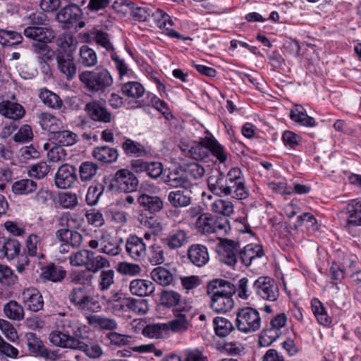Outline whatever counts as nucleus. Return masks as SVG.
Listing matches in <instances>:
<instances>
[{
    "label": "nucleus",
    "instance_id": "obj_62",
    "mask_svg": "<svg viewBox=\"0 0 361 361\" xmlns=\"http://www.w3.org/2000/svg\"><path fill=\"white\" fill-rule=\"evenodd\" d=\"M166 330H168L166 324H154L147 325L143 329L142 333L149 338H159Z\"/></svg>",
    "mask_w": 361,
    "mask_h": 361
},
{
    "label": "nucleus",
    "instance_id": "obj_22",
    "mask_svg": "<svg viewBox=\"0 0 361 361\" xmlns=\"http://www.w3.org/2000/svg\"><path fill=\"white\" fill-rule=\"evenodd\" d=\"M56 237L65 245H71L74 247H80L83 241L82 234L75 230L61 228L56 233Z\"/></svg>",
    "mask_w": 361,
    "mask_h": 361
},
{
    "label": "nucleus",
    "instance_id": "obj_36",
    "mask_svg": "<svg viewBox=\"0 0 361 361\" xmlns=\"http://www.w3.org/2000/svg\"><path fill=\"white\" fill-rule=\"evenodd\" d=\"M40 125L44 130L49 131L52 135L63 128L62 121L48 113H42L41 114Z\"/></svg>",
    "mask_w": 361,
    "mask_h": 361
},
{
    "label": "nucleus",
    "instance_id": "obj_58",
    "mask_svg": "<svg viewBox=\"0 0 361 361\" xmlns=\"http://www.w3.org/2000/svg\"><path fill=\"white\" fill-rule=\"evenodd\" d=\"M27 340V346L28 350L35 354L37 356H40L44 349L45 348L44 345L39 338L34 333H27L25 334Z\"/></svg>",
    "mask_w": 361,
    "mask_h": 361
},
{
    "label": "nucleus",
    "instance_id": "obj_17",
    "mask_svg": "<svg viewBox=\"0 0 361 361\" xmlns=\"http://www.w3.org/2000/svg\"><path fill=\"white\" fill-rule=\"evenodd\" d=\"M20 243L16 239L6 237L0 233V258L14 259L20 252Z\"/></svg>",
    "mask_w": 361,
    "mask_h": 361
},
{
    "label": "nucleus",
    "instance_id": "obj_29",
    "mask_svg": "<svg viewBox=\"0 0 361 361\" xmlns=\"http://www.w3.org/2000/svg\"><path fill=\"white\" fill-rule=\"evenodd\" d=\"M87 323L94 326L104 330L113 331L117 328V322L115 319L97 314H88L86 316Z\"/></svg>",
    "mask_w": 361,
    "mask_h": 361
},
{
    "label": "nucleus",
    "instance_id": "obj_52",
    "mask_svg": "<svg viewBox=\"0 0 361 361\" xmlns=\"http://www.w3.org/2000/svg\"><path fill=\"white\" fill-rule=\"evenodd\" d=\"M51 41L34 42L32 44L33 52L37 55L40 63H45L50 58L51 49L47 45Z\"/></svg>",
    "mask_w": 361,
    "mask_h": 361
},
{
    "label": "nucleus",
    "instance_id": "obj_42",
    "mask_svg": "<svg viewBox=\"0 0 361 361\" xmlns=\"http://www.w3.org/2000/svg\"><path fill=\"white\" fill-rule=\"evenodd\" d=\"M346 209L349 214L348 216V225L361 226V200H354L348 204Z\"/></svg>",
    "mask_w": 361,
    "mask_h": 361
},
{
    "label": "nucleus",
    "instance_id": "obj_59",
    "mask_svg": "<svg viewBox=\"0 0 361 361\" xmlns=\"http://www.w3.org/2000/svg\"><path fill=\"white\" fill-rule=\"evenodd\" d=\"M147 259L152 265L161 264L165 261L164 249L157 244H152L149 247Z\"/></svg>",
    "mask_w": 361,
    "mask_h": 361
},
{
    "label": "nucleus",
    "instance_id": "obj_32",
    "mask_svg": "<svg viewBox=\"0 0 361 361\" xmlns=\"http://www.w3.org/2000/svg\"><path fill=\"white\" fill-rule=\"evenodd\" d=\"M43 247L42 237L35 234H30L26 239V248L27 254L31 257H37L43 258L44 255L42 252Z\"/></svg>",
    "mask_w": 361,
    "mask_h": 361
},
{
    "label": "nucleus",
    "instance_id": "obj_24",
    "mask_svg": "<svg viewBox=\"0 0 361 361\" xmlns=\"http://www.w3.org/2000/svg\"><path fill=\"white\" fill-rule=\"evenodd\" d=\"M23 34L35 42L51 41L54 38V33L51 30L39 26H28L24 29Z\"/></svg>",
    "mask_w": 361,
    "mask_h": 361
},
{
    "label": "nucleus",
    "instance_id": "obj_23",
    "mask_svg": "<svg viewBox=\"0 0 361 361\" xmlns=\"http://www.w3.org/2000/svg\"><path fill=\"white\" fill-rule=\"evenodd\" d=\"M137 202L140 207L151 214L157 213L164 207V202L159 197L145 193L137 197Z\"/></svg>",
    "mask_w": 361,
    "mask_h": 361
},
{
    "label": "nucleus",
    "instance_id": "obj_40",
    "mask_svg": "<svg viewBox=\"0 0 361 361\" xmlns=\"http://www.w3.org/2000/svg\"><path fill=\"white\" fill-rule=\"evenodd\" d=\"M76 350L82 351L86 356L91 359H98L104 355L103 348L100 345L96 343L87 344L81 338H80Z\"/></svg>",
    "mask_w": 361,
    "mask_h": 361
},
{
    "label": "nucleus",
    "instance_id": "obj_19",
    "mask_svg": "<svg viewBox=\"0 0 361 361\" xmlns=\"http://www.w3.org/2000/svg\"><path fill=\"white\" fill-rule=\"evenodd\" d=\"M82 15V10L78 5L71 4L59 11L56 19L61 23L73 25L80 19Z\"/></svg>",
    "mask_w": 361,
    "mask_h": 361
},
{
    "label": "nucleus",
    "instance_id": "obj_8",
    "mask_svg": "<svg viewBox=\"0 0 361 361\" xmlns=\"http://www.w3.org/2000/svg\"><path fill=\"white\" fill-rule=\"evenodd\" d=\"M139 181L135 174L128 169H120L116 171L111 179L110 187L124 192L135 191Z\"/></svg>",
    "mask_w": 361,
    "mask_h": 361
},
{
    "label": "nucleus",
    "instance_id": "obj_15",
    "mask_svg": "<svg viewBox=\"0 0 361 361\" xmlns=\"http://www.w3.org/2000/svg\"><path fill=\"white\" fill-rule=\"evenodd\" d=\"M114 309L123 312L130 311L136 314L144 315L149 310V304L145 299L128 298L121 300L118 304L114 305Z\"/></svg>",
    "mask_w": 361,
    "mask_h": 361
},
{
    "label": "nucleus",
    "instance_id": "obj_27",
    "mask_svg": "<svg viewBox=\"0 0 361 361\" xmlns=\"http://www.w3.org/2000/svg\"><path fill=\"white\" fill-rule=\"evenodd\" d=\"M176 317L170 321L167 325L168 329H171L174 333H183L186 331L190 323L185 314V310H176Z\"/></svg>",
    "mask_w": 361,
    "mask_h": 361
},
{
    "label": "nucleus",
    "instance_id": "obj_56",
    "mask_svg": "<svg viewBox=\"0 0 361 361\" xmlns=\"http://www.w3.org/2000/svg\"><path fill=\"white\" fill-rule=\"evenodd\" d=\"M214 216L209 214H203L199 216L196 221V228L202 234H211L214 231Z\"/></svg>",
    "mask_w": 361,
    "mask_h": 361
},
{
    "label": "nucleus",
    "instance_id": "obj_2",
    "mask_svg": "<svg viewBox=\"0 0 361 361\" xmlns=\"http://www.w3.org/2000/svg\"><path fill=\"white\" fill-rule=\"evenodd\" d=\"M79 79L91 92H103L113 83V79L106 69L93 71H85L79 75Z\"/></svg>",
    "mask_w": 361,
    "mask_h": 361
},
{
    "label": "nucleus",
    "instance_id": "obj_50",
    "mask_svg": "<svg viewBox=\"0 0 361 361\" xmlns=\"http://www.w3.org/2000/svg\"><path fill=\"white\" fill-rule=\"evenodd\" d=\"M290 118L302 126L307 127H313L315 126V120L314 118L309 116L304 112L302 108L296 106L294 109H291L290 112Z\"/></svg>",
    "mask_w": 361,
    "mask_h": 361
},
{
    "label": "nucleus",
    "instance_id": "obj_37",
    "mask_svg": "<svg viewBox=\"0 0 361 361\" xmlns=\"http://www.w3.org/2000/svg\"><path fill=\"white\" fill-rule=\"evenodd\" d=\"M97 54L94 49L87 45L80 48L78 63L85 67H92L97 63Z\"/></svg>",
    "mask_w": 361,
    "mask_h": 361
},
{
    "label": "nucleus",
    "instance_id": "obj_10",
    "mask_svg": "<svg viewBox=\"0 0 361 361\" xmlns=\"http://www.w3.org/2000/svg\"><path fill=\"white\" fill-rule=\"evenodd\" d=\"M125 250L128 256L134 261L140 262L147 257V245L143 238L130 234L125 242Z\"/></svg>",
    "mask_w": 361,
    "mask_h": 361
},
{
    "label": "nucleus",
    "instance_id": "obj_20",
    "mask_svg": "<svg viewBox=\"0 0 361 361\" xmlns=\"http://www.w3.org/2000/svg\"><path fill=\"white\" fill-rule=\"evenodd\" d=\"M210 297V307L216 313H226L234 307L233 295L208 294Z\"/></svg>",
    "mask_w": 361,
    "mask_h": 361
},
{
    "label": "nucleus",
    "instance_id": "obj_28",
    "mask_svg": "<svg viewBox=\"0 0 361 361\" xmlns=\"http://www.w3.org/2000/svg\"><path fill=\"white\" fill-rule=\"evenodd\" d=\"M164 182L173 188L181 187L185 189L190 188V183L186 179L184 169L171 171L166 176Z\"/></svg>",
    "mask_w": 361,
    "mask_h": 361
},
{
    "label": "nucleus",
    "instance_id": "obj_35",
    "mask_svg": "<svg viewBox=\"0 0 361 361\" xmlns=\"http://www.w3.org/2000/svg\"><path fill=\"white\" fill-rule=\"evenodd\" d=\"M92 154L96 159L104 163L115 161L118 157L117 150L107 146L94 148Z\"/></svg>",
    "mask_w": 361,
    "mask_h": 361
},
{
    "label": "nucleus",
    "instance_id": "obj_30",
    "mask_svg": "<svg viewBox=\"0 0 361 361\" xmlns=\"http://www.w3.org/2000/svg\"><path fill=\"white\" fill-rule=\"evenodd\" d=\"M239 255L242 262L249 267L253 260L264 255V251L260 245H247L239 252Z\"/></svg>",
    "mask_w": 361,
    "mask_h": 361
},
{
    "label": "nucleus",
    "instance_id": "obj_45",
    "mask_svg": "<svg viewBox=\"0 0 361 361\" xmlns=\"http://www.w3.org/2000/svg\"><path fill=\"white\" fill-rule=\"evenodd\" d=\"M82 219L75 214L69 212L63 214L59 219V225L61 228L75 230L80 227Z\"/></svg>",
    "mask_w": 361,
    "mask_h": 361
},
{
    "label": "nucleus",
    "instance_id": "obj_5",
    "mask_svg": "<svg viewBox=\"0 0 361 361\" xmlns=\"http://www.w3.org/2000/svg\"><path fill=\"white\" fill-rule=\"evenodd\" d=\"M88 246L92 249H97L100 252L111 257L118 256L121 253L122 248L119 243L108 232L102 231L97 239H92L88 243Z\"/></svg>",
    "mask_w": 361,
    "mask_h": 361
},
{
    "label": "nucleus",
    "instance_id": "obj_54",
    "mask_svg": "<svg viewBox=\"0 0 361 361\" xmlns=\"http://www.w3.org/2000/svg\"><path fill=\"white\" fill-rule=\"evenodd\" d=\"M215 333L220 337L228 335L233 329V324L227 319L217 317L214 319Z\"/></svg>",
    "mask_w": 361,
    "mask_h": 361
},
{
    "label": "nucleus",
    "instance_id": "obj_44",
    "mask_svg": "<svg viewBox=\"0 0 361 361\" xmlns=\"http://www.w3.org/2000/svg\"><path fill=\"white\" fill-rule=\"evenodd\" d=\"M39 97L44 105L52 109H59L63 104L59 96L47 89L40 90Z\"/></svg>",
    "mask_w": 361,
    "mask_h": 361
},
{
    "label": "nucleus",
    "instance_id": "obj_34",
    "mask_svg": "<svg viewBox=\"0 0 361 361\" xmlns=\"http://www.w3.org/2000/svg\"><path fill=\"white\" fill-rule=\"evenodd\" d=\"M204 145L220 163L226 162L228 158V153L224 147L213 136L206 137Z\"/></svg>",
    "mask_w": 361,
    "mask_h": 361
},
{
    "label": "nucleus",
    "instance_id": "obj_49",
    "mask_svg": "<svg viewBox=\"0 0 361 361\" xmlns=\"http://www.w3.org/2000/svg\"><path fill=\"white\" fill-rule=\"evenodd\" d=\"M23 39L22 35L13 30L0 29V44L13 46L20 44Z\"/></svg>",
    "mask_w": 361,
    "mask_h": 361
},
{
    "label": "nucleus",
    "instance_id": "obj_61",
    "mask_svg": "<svg viewBox=\"0 0 361 361\" xmlns=\"http://www.w3.org/2000/svg\"><path fill=\"white\" fill-rule=\"evenodd\" d=\"M104 190V185L101 183H96L91 185L86 195V202L90 206L95 205Z\"/></svg>",
    "mask_w": 361,
    "mask_h": 361
},
{
    "label": "nucleus",
    "instance_id": "obj_47",
    "mask_svg": "<svg viewBox=\"0 0 361 361\" xmlns=\"http://www.w3.org/2000/svg\"><path fill=\"white\" fill-rule=\"evenodd\" d=\"M121 90L123 94L134 99L141 97L145 92L142 85L136 81H129L123 83Z\"/></svg>",
    "mask_w": 361,
    "mask_h": 361
},
{
    "label": "nucleus",
    "instance_id": "obj_57",
    "mask_svg": "<svg viewBox=\"0 0 361 361\" xmlns=\"http://www.w3.org/2000/svg\"><path fill=\"white\" fill-rule=\"evenodd\" d=\"M98 166L90 161L82 162L80 166V178L82 182L92 180L98 171Z\"/></svg>",
    "mask_w": 361,
    "mask_h": 361
},
{
    "label": "nucleus",
    "instance_id": "obj_26",
    "mask_svg": "<svg viewBox=\"0 0 361 361\" xmlns=\"http://www.w3.org/2000/svg\"><path fill=\"white\" fill-rule=\"evenodd\" d=\"M155 286L153 282L145 279H134L130 283V291L133 295L145 297L154 293Z\"/></svg>",
    "mask_w": 361,
    "mask_h": 361
},
{
    "label": "nucleus",
    "instance_id": "obj_48",
    "mask_svg": "<svg viewBox=\"0 0 361 361\" xmlns=\"http://www.w3.org/2000/svg\"><path fill=\"white\" fill-rule=\"evenodd\" d=\"M90 255H92V251L91 250L87 249L80 250L69 256V262L73 267H85L87 268L89 259H90Z\"/></svg>",
    "mask_w": 361,
    "mask_h": 361
},
{
    "label": "nucleus",
    "instance_id": "obj_41",
    "mask_svg": "<svg viewBox=\"0 0 361 361\" xmlns=\"http://www.w3.org/2000/svg\"><path fill=\"white\" fill-rule=\"evenodd\" d=\"M151 277L154 281L161 286H166L173 281V275L164 267L154 268L151 272Z\"/></svg>",
    "mask_w": 361,
    "mask_h": 361
},
{
    "label": "nucleus",
    "instance_id": "obj_25",
    "mask_svg": "<svg viewBox=\"0 0 361 361\" xmlns=\"http://www.w3.org/2000/svg\"><path fill=\"white\" fill-rule=\"evenodd\" d=\"M188 242V235L185 231L178 229L172 231L169 235L163 239L164 244L170 250L178 249Z\"/></svg>",
    "mask_w": 361,
    "mask_h": 361
},
{
    "label": "nucleus",
    "instance_id": "obj_21",
    "mask_svg": "<svg viewBox=\"0 0 361 361\" xmlns=\"http://www.w3.org/2000/svg\"><path fill=\"white\" fill-rule=\"evenodd\" d=\"M235 292V286L224 279H216L211 281L207 285V294L233 295Z\"/></svg>",
    "mask_w": 361,
    "mask_h": 361
},
{
    "label": "nucleus",
    "instance_id": "obj_53",
    "mask_svg": "<svg viewBox=\"0 0 361 361\" xmlns=\"http://www.w3.org/2000/svg\"><path fill=\"white\" fill-rule=\"evenodd\" d=\"M90 258L87 267V269L89 271L97 273L99 270L110 267V262L106 257L99 255H96L94 252H92V255H90Z\"/></svg>",
    "mask_w": 361,
    "mask_h": 361
},
{
    "label": "nucleus",
    "instance_id": "obj_51",
    "mask_svg": "<svg viewBox=\"0 0 361 361\" xmlns=\"http://www.w3.org/2000/svg\"><path fill=\"white\" fill-rule=\"evenodd\" d=\"M312 310L320 324L327 326L331 322L324 305L318 299L314 298L312 300Z\"/></svg>",
    "mask_w": 361,
    "mask_h": 361
},
{
    "label": "nucleus",
    "instance_id": "obj_1",
    "mask_svg": "<svg viewBox=\"0 0 361 361\" xmlns=\"http://www.w3.org/2000/svg\"><path fill=\"white\" fill-rule=\"evenodd\" d=\"M207 183L209 190L219 197L230 195L243 200L248 196L242 171L238 168L231 169L226 175L217 171L208 177Z\"/></svg>",
    "mask_w": 361,
    "mask_h": 361
},
{
    "label": "nucleus",
    "instance_id": "obj_60",
    "mask_svg": "<svg viewBox=\"0 0 361 361\" xmlns=\"http://www.w3.org/2000/svg\"><path fill=\"white\" fill-rule=\"evenodd\" d=\"M281 331L269 326L262 331L259 338V343L262 346H268L276 341L281 336Z\"/></svg>",
    "mask_w": 361,
    "mask_h": 361
},
{
    "label": "nucleus",
    "instance_id": "obj_9",
    "mask_svg": "<svg viewBox=\"0 0 361 361\" xmlns=\"http://www.w3.org/2000/svg\"><path fill=\"white\" fill-rule=\"evenodd\" d=\"M80 329L81 327L78 326L73 335L58 330L52 331L49 335V340L55 346L76 350L80 338H82Z\"/></svg>",
    "mask_w": 361,
    "mask_h": 361
},
{
    "label": "nucleus",
    "instance_id": "obj_6",
    "mask_svg": "<svg viewBox=\"0 0 361 361\" xmlns=\"http://www.w3.org/2000/svg\"><path fill=\"white\" fill-rule=\"evenodd\" d=\"M252 289L259 298L269 301H276L279 295L277 284L268 276H260L254 281Z\"/></svg>",
    "mask_w": 361,
    "mask_h": 361
},
{
    "label": "nucleus",
    "instance_id": "obj_4",
    "mask_svg": "<svg viewBox=\"0 0 361 361\" xmlns=\"http://www.w3.org/2000/svg\"><path fill=\"white\" fill-rule=\"evenodd\" d=\"M262 319L259 312L251 307H245L236 313L235 326L244 334L257 331L261 327Z\"/></svg>",
    "mask_w": 361,
    "mask_h": 361
},
{
    "label": "nucleus",
    "instance_id": "obj_13",
    "mask_svg": "<svg viewBox=\"0 0 361 361\" xmlns=\"http://www.w3.org/2000/svg\"><path fill=\"white\" fill-rule=\"evenodd\" d=\"M85 111L94 121L109 123L112 121V114L107 110L104 102L94 100L85 104Z\"/></svg>",
    "mask_w": 361,
    "mask_h": 361
},
{
    "label": "nucleus",
    "instance_id": "obj_12",
    "mask_svg": "<svg viewBox=\"0 0 361 361\" xmlns=\"http://www.w3.org/2000/svg\"><path fill=\"white\" fill-rule=\"evenodd\" d=\"M57 67L59 71L65 76L66 80H73L77 74V66L74 62L73 52H57L56 54Z\"/></svg>",
    "mask_w": 361,
    "mask_h": 361
},
{
    "label": "nucleus",
    "instance_id": "obj_31",
    "mask_svg": "<svg viewBox=\"0 0 361 361\" xmlns=\"http://www.w3.org/2000/svg\"><path fill=\"white\" fill-rule=\"evenodd\" d=\"M37 183L29 178L15 181L11 186L12 192L18 195H28L37 191Z\"/></svg>",
    "mask_w": 361,
    "mask_h": 361
},
{
    "label": "nucleus",
    "instance_id": "obj_63",
    "mask_svg": "<svg viewBox=\"0 0 361 361\" xmlns=\"http://www.w3.org/2000/svg\"><path fill=\"white\" fill-rule=\"evenodd\" d=\"M43 276L51 281H61L66 276V271L61 267L50 264L47 267L43 272Z\"/></svg>",
    "mask_w": 361,
    "mask_h": 361
},
{
    "label": "nucleus",
    "instance_id": "obj_33",
    "mask_svg": "<svg viewBox=\"0 0 361 361\" xmlns=\"http://www.w3.org/2000/svg\"><path fill=\"white\" fill-rule=\"evenodd\" d=\"M168 201L175 208L186 207L191 204L192 197L188 192L176 190L169 193Z\"/></svg>",
    "mask_w": 361,
    "mask_h": 361
},
{
    "label": "nucleus",
    "instance_id": "obj_39",
    "mask_svg": "<svg viewBox=\"0 0 361 361\" xmlns=\"http://www.w3.org/2000/svg\"><path fill=\"white\" fill-rule=\"evenodd\" d=\"M209 209L214 213L229 216L233 212V204L231 201L217 198L208 204Z\"/></svg>",
    "mask_w": 361,
    "mask_h": 361
},
{
    "label": "nucleus",
    "instance_id": "obj_46",
    "mask_svg": "<svg viewBox=\"0 0 361 361\" xmlns=\"http://www.w3.org/2000/svg\"><path fill=\"white\" fill-rule=\"evenodd\" d=\"M186 179L190 183V188L194 185L193 180L202 178L205 173L204 168L197 163H190L184 169Z\"/></svg>",
    "mask_w": 361,
    "mask_h": 361
},
{
    "label": "nucleus",
    "instance_id": "obj_7",
    "mask_svg": "<svg viewBox=\"0 0 361 361\" xmlns=\"http://www.w3.org/2000/svg\"><path fill=\"white\" fill-rule=\"evenodd\" d=\"M240 250L238 241L227 238H219L216 245V252L219 259L228 266H234L237 262V254Z\"/></svg>",
    "mask_w": 361,
    "mask_h": 361
},
{
    "label": "nucleus",
    "instance_id": "obj_64",
    "mask_svg": "<svg viewBox=\"0 0 361 361\" xmlns=\"http://www.w3.org/2000/svg\"><path fill=\"white\" fill-rule=\"evenodd\" d=\"M205 140L206 137L202 138L199 142L195 143L191 146L189 153L193 159L199 160L208 157L209 148L204 145Z\"/></svg>",
    "mask_w": 361,
    "mask_h": 361
},
{
    "label": "nucleus",
    "instance_id": "obj_3",
    "mask_svg": "<svg viewBox=\"0 0 361 361\" xmlns=\"http://www.w3.org/2000/svg\"><path fill=\"white\" fill-rule=\"evenodd\" d=\"M68 300L74 307L82 312H98L99 302L84 286L73 288L68 293Z\"/></svg>",
    "mask_w": 361,
    "mask_h": 361
},
{
    "label": "nucleus",
    "instance_id": "obj_38",
    "mask_svg": "<svg viewBox=\"0 0 361 361\" xmlns=\"http://www.w3.org/2000/svg\"><path fill=\"white\" fill-rule=\"evenodd\" d=\"M51 139L63 147L75 145L78 142V135L71 130L61 129L51 136Z\"/></svg>",
    "mask_w": 361,
    "mask_h": 361
},
{
    "label": "nucleus",
    "instance_id": "obj_14",
    "mask_svg": "<svg viewBox=\"0 0 361 361\" xmlns=\"http://www.w3.org/2000/svg\"><path fill=\"white\" fill-rule=\"evenodd\" d=\"M21 299L24 306L32 312H37L43 308V297L35 288H25L21 293Z\"/></svg>",
    "mask_w": 361,
    "mask_h": 361
},
{
    "label": "nucleus",
    "instance_id": "obj_16",
    "mask_svg": "<svg viewBox=\"0 0 361 361\" xmlns=\"http://www.w3.org/2000/svg\"><path fill=\"white\" fill-rule=\"evenodd\" d=\"M25 108L19 103L8 100L0 102V114L13 121H19L25 116Z\"/></svg>",
    "mask_w": 361,
    "mask_h": 361
},
{
    "label": "nucleus",
    "instance_id": "obj_55",
    "mask_svg": "<svg viewBox=\"0 0 361 361\" xmlns=\"http://www.w3.org/2000/svg\"><path fill=\"white\" fill-rule=\"evenodd\" d=\"M122 148L128 156L142 157L147 154L145 147L139 142L130 139H126L122 145Z\"/></svg>",
    "mask_w": 361,
    "mask_h": 361
},
{
    "label": "nucleus",
    "instance_id": "obj_11",
    "mask_svg": "<svg viewBox=\"0 0 361 361\" xmlns=\"http://www.w3.org/2000/svg\"><path fill=\"white\" fill-rule=\"evenodd\" d=\"M77 180V169L70 164H62L57 170L54 176V183L58 188L67 189L71 188Z\"/></svg>",
    "mask_w": 361,
    "mask_h": 361
},
{
    "label": "nucleus",
    "instance_id": "obj_43",
    "mask_svg": "<svg viewBox=\"0 0 361 361\" xmlns=\"http://www.w3.org/2000/svg\"><path fill=\"white\" fill-rule=\"evenodd\" d=\"M5 315L12 320L20 321L24 318V309L16 300H10L4 307Z\"/></svg>",
    "mask_w": 361,
    "mask_h": 361
},
{
    "label": "nucleus",
    "instance_id": "obj_18",
    "mask_svg": "<svg viewBox=\"0 0 361 361\" xmlns=\"http://www.w3.org/2000/svg\"><path fill=\"white\" fill-rule=\"evenodd\" d=\"M188 257L193 265L198 267L204 266L209 259L207 248L200 244H193L188 247Z\"/></svg>",
    "mask_w": 361,
    "mask_h": 361
}]
</instances>
